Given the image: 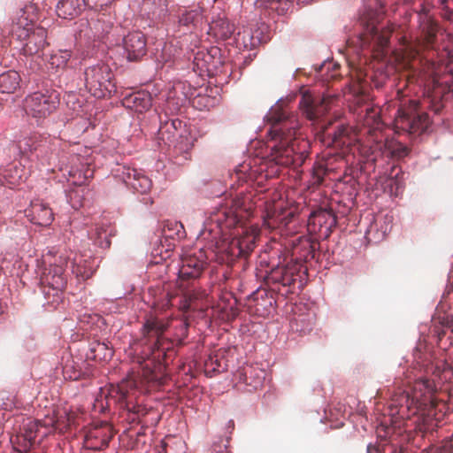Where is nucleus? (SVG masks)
<instances>
[{
    "label": "nucleus",
    "mask_w": 453,
    "mask_h": 453,
    "mask_svg": "<svg viewBox=\"0 0 453 453\" xmlns=\"http://www.w3.org/2000/svg\"><path fill=\"white\" fill-rule=\"evenodd\" d=\"M242 203L240 199L233 200L231 206H224L213 212L200 231V237L210 239V248L215 247L216 252L226 257L227 262L240 257H247L256 246L254 233L240 234L232 232L242 222ZM224 259V257H222Z\"/></svg>",
    "instance_id": "nucleus-1"
},
{
    "label": "nucleus",
    "mask_w": 453,
    "mask_h": 453,
    "mask_svg": "<svg viewBox=\"0 0 453 453\" xmlns=\"http://www.w3.org/2000/svg\"><path fill=\"white\" fill-rule=\"evenodd\" d=\"M266 118L272 124L270 134L276 142L271 148L272 161L283 166H302L308 158L309 152L306 150L300 152L295 150L297 123L280 108L272 109Z\"/></svg>",
    "instance_id": "nucleus-2"
},
{
    "label": "nucleus",
    "mask_w": 453,
    "mask_h": 453,
    "mask_svg": "<svg viewBox=\"0 0 453 453\" xmlns=\"http://www.w3.org/2000/svg\"><path fill=\"white\" fill-rule=\"evenodd\" d=\"M434 7L441 8V15L453 22V0H423L419 4V8L415 10L418 22L417 35L412 42L404 39L403 58L415 59L422 50L434 48L437 36L441 32L440 26L429 14L430 9Z\"/></svg>",
    "instance_id": "nucleus-3"
},
{
    "label": "nucleus",
    "mask_w": 453,
    "mask_h": 453,
    "mask_svg": "<svg viewBox=\"0 0 453 453\" xmlns=\"http://www.w3.org/2000/svg\"><path fill=\"white\" fill-rule=\"evenodd\" d=\"M434 390V382L429 379L419 378L415 380L410 389L400 390L392 395L389 407L395 413L403 415L405 411L414 410L413 413L426 407L427 418L440 420L446 415L449 407L442 401L432 398L431 394Z\"/></svg>",
    "instance_id": "nucleus-4"
},
{
    "label": "nucleus",
    "mask_w": 453,
    "mask_h": 453,
    "mask_svg": "<svg viewBox=\"0 0 453 453\" xmlns=\"http://www.w3.org/2000/svg\"><path fill=\"white\" fill-rule=\"evenodd\" d=\"M382 9V4L377 0H367L358 20L362 32L357 40L362 49L372 47V50H380L388 46L392 30L379 27L383 16Z\"/></svg>",
    "instance_id": "nucleus-5"
},
{
    "label": "nucleus",
    "mask_w": 453,
    "mask_h": 453,
    "mask_svg": "<svg viewBox=\"0 0 453 453\" xmlns=\"http://www.w3.org/2000/svg\"><path fill=\"white\" fill-rule=\"evenodd\" d=\"M325 138L330 139L328 145L334 147H347L352 154H359L365 160L374 162L373 150L369 144L363 143L355 130L349 127L340 125L331 131L327 127H322Z\"/></svg>",
    "instance_id": "nucleus-6"
},
{
    "label": "nucleus",
    "mask_w": 453,
    "mask_h": 453,
    "mask_svg": "<svg viewBox=\"0 0 453 453\" xmlns=\"http://www.w3.org/2000/svg\"><path fill=\"white\" fill-rule=\"evenodd\" d=\"M167 323L156 319H149L142 327L144 344L149 347L156 358L166 360L174 355L173 342L165 337Z\"/></svg>",
    "instance_id": "nucleus-7"
},
{
    "label": "nucleus",
    "mask_w": 453,
    "mask_h": 453,
    "mask_svg": "<svg viewBox=\"0 0 453 453\" xmlns=\"http://www.w3.org/2000/svg\"><path fill=\"white\" fill-rule=\"evenodd\" d=\"M59 104V93L45 88L26 97L25 111L35 119H44L51 114Z\"/></svg>",
    "instance_id": "nucleus-8"
},
{
    "label": "nucleus",
    "mask_w": 453,
    "mask_h": 453,
    "mask_svg": "<svg viewBox=\"0 0 453 453\" xmlns=\"http://www.w3.org/2000/svg\"><path fill=\"white\" fill-rule=\"evenodd\" d=\"M85 86L91 95L96 97H104L111 93L112 73L106 65H96L88 67L84 72Z\"/></svg>",
    "instance_id": "nucleus-9"
},
{
    "label": "nucleus",
    "mask_w": 453,
    "mask_h": 453,
    "mask_svg": "<svg viewBox=\"0 0 453 453\" xmlns=\"http://www.w3.org/2000/svg\"><path fill=\"white\" fill-rule=\"evenodd\" d=\"M302 248L304 250V253L296 258L297 264H288L287 265L281 266L278 265L273 268L268 276L269 280L273 282L280 283L283 286L290 287L293 285L296 281L295 275L299 270L297 265L300 264V262L306 261L310 257L313 258L315 256V249L308 240H305L302 242Z\"/></svg>",
    "instance_id": "nucleus-10"
},
{
    "label": "nucleus",
    "mask_w": 453,
    "mask_h": 453,
    "mask_svg": "<svg viewBox=\"0 0 453 453\" xmlns=\"http://www.w3.org/2000/svg\"><path fill=\"white\" fill-rule=\"evenodd\" d=\"M12 35H17L19 40H26L22 49L25 55L39 54L47 44V32L42 27L31 31L30 28L16 26L12 28Z\"/></svg>",
    "instance_id": "nucleus-11"
},
{
    "label": "nucleus",
    "mask_w": 453,
    "mask_h": 453,
    "mask_svg": "<svg viewBox=\"0 0 453 453\" xmlns=\"http://www.w3.org/2000/svg\"><path fill=\"white\" fill-rule=\"evenodd\" d=\"M68 260L70 257L66 254L61 253L54 262H50V267L43 274L42 282L53 290L63 291L67 282L65 272Z\"/></svg>",
    "instance_id": "nucleus-12"
},
{
    "label": "nucleus",
    "mask_w": 453,
    "mask_h": 453,
    "mask_svg": "<svg viewBox=\"0 0 453 453\" xmlns=\"http://www.w3.org/2000/svg\"><path fill=\"white\" fill-rule=\"evenodd\" d=\"M334 100L332 96H312L311 94L303 95L299 105L306 118L310 120L320 119L329 109Z\"/></svg>",
    "instance_id": "nucleus-13"
},
{
    "label": "nucleus",
    "mask_w": 453,
    "mask_h": 453,
    "mask_svg": "<svg viewBox=\"0 0 453 453\" xmlns=\"http://www.w3.org/2000/svg\"><path fill=\"white\" fill-rule=\"evenodd\" d=\"M113 437L112 427L108 422H100L90 426L84 436L85 447L92 450H103Z\"/></svg>",
    "instance_id": "nucleus-14"
},
{
    "label": "nucleus",
    "mask_w": 453,
    "mask_h": 453,
    "mask_svg": "<svg viewBox=\"0 0 453 453\" xmlns=\"http://www.w3.org/2000/svg\"><path fill=\"white\" fill-rule=\"evenodd\" d=\"M123 48L128 61H140L147 54V39L139 31L128 33L123 39Z\"/></svg>",
    "instance_id": "nucleus-15"
},
{
    "label": "nucleus",
    "mask_w": 453,
    "mask_h": 453,
    "mask_svg": "<svg viewBox=\"0 0 453 453\" xmlns=\"http://www.w3.org/2000/svg\"><path fill=\"white\" fill-rule=\"evenodd\" d=\"M56 429H63L58 418L55 419L54 418H48L43 421L27 418L23 424V428L20 433L35 441L38 435L44 437L51 432L50 430Z\"/></svg>",
    "instance_id": "nucleus-16"
},
{
    "label": "nucleus",
    "mask_w": 453,
    "mask_h": 453,
    "mask_svg": "<svg viewBox=\"0 0 453 453\" xmlns=\"http://www.w3.org/2000/svg\"><path fill=\"white\" fill-rule=\"evenodd\" d=\"M395 124L398 128L410 134H422L428 127L429 118L425 112L416 115L402 113L395 119Z\"/></svg>",
    "instance_id": "nucleus-17"
},
{
    "label": "nucleus",
    "mask_w": 453,
    "mask_h": 453,
    "mask_svg": "<svg viewBox=\"0 0 453 453\" xmlns=\"http://www.w3.org/2000/svg\"><path fill=\"white\" fill-rule=\"evenodd\" d=\"M121 177L128 188L140 194L148 193L152 187L151 180L136 169L124 167Z\"/></svg>",
    "instance_id": "nucleus-18"
},
{
    "label": "nucleus",
    "mask_w": 453,
    "mask_h": 453,
    "mask_svg": "<svg viewBox=\"0 0 453 453\" xmlns=\"http://www.w3.org/2000/svg\"><path fill=\"white\" fill-rule=\"evenodd\" d=\"M25 215L31 223L42 226H50L54 219L52 210L41 201L32 202Z\"/></svg>",
    "instance_id": "nucleus-19"
},
{
    "label": "nucleus",
    "mask_w": 453,
    "mask_h": 453,
    "mask_svg": "<svg viewBox=\"0 0 453 453\" xmlns=\"http://www.w3.org/2000/svg\"><path fill=\"white\" fill-rule=\"evenodd\" d=\"M367 96L364 94L355 96L354 101L357 105V108L355 109V111H357L358 116L363 119L364 126L372 128H379L381 123L380 110L378 108L368 105L363 110L362 104L365 102Z\"/></svg>",
    "instance_id": "nucleus-20"
},
{
    "label": "nucleus",
    "mask_w": 453,
    "mask_h": 453,
    "mask_svg": "<svg viewBox=\"0 0 453 453\" xmlns=\"http://www.w3.org/2000/svg\"><path fill=\"white\" fill-rule=\"evenodd\" d=\"M201 60L203 62V66H200V77L206 76L211 78L214 76L218 67L221 65L220 50L216 46L206 49V52L200 50Z\"/></svg>",
    "instance_id": "nucleus-21"
},
{
    "label": "nucleus",
    "mask_w": 453,
    "mask_h": 453,
    "mask_svg": "<svg viewBox=\"0 0 453 453\" xmlns=\"http://www.w3.org/2000/svg\"><path fill=\"white\" fill-rule=\"evenodd\" d=\"M134 386V382L130 380H123L120 384L117 386H111L108 390V394L106 395L107 398V406H110L111 403H119L121 408L127 409V411H131L129 403L127 402V397L129 395V388Z\"/></svg>",
    "instance_id": "nucleus-22"
},
{
    "label": "nucleus",
    "mask_w": 453,
    "mask_h": 453,
    "mask_svg": "<svg viewBox=\"0 0 453 453\" xmlns=\"http://www.w3.org/2000/svg\"><path fill=\"white\" fill-rule=\"evenodd\" d=\"M85 6H90V0H59L56 12L59 18L72 19L78 16Z\"/></svg>",
    "instance_id": "nucleus-23"
},
{
    "label": "nucleus",
    "mask_w": 453,
    "mask_h": 453,
    "mask_svg": "<svg viewBox=\"0 0 453 453\" xmlns=\"http://www.w3.org/2000/svg\"><path fill=\"white\" fill-rule=\"evenodd\" d=\"M151 96L146 91H136L126 96L122 100V104L137 112H143L151 107Z\"/></svg>",
    "instance_id": "nucleus-24"
},
{
    "label": "nucleus",
    "mask_w": 453,
    "mask_h": 453,
    "mask_svg": "<svg viewBox=\"0 0 453 453\" xmlns=\"http://www.w3.org/2000/svg\"><path fill=\"white\" fill-rule=\"evenodd\" d=\"M434 331L436 334L439 342L442 340V336L446 334V330H449L453 334V313L448 311H436L433 317Z\"/></svg>",
    "instance_id": "nucleus-25"
},
{
    "label": "nucleus",
    "mask_w": 453,
    "mask_h": 453,
    "mask_svg": "<svg viewBox=\"0 0 453 453\" xmlns=\"http://www.w3.org/2000/svg\"><path fill=\"white\" fill-rule=\"evenodd\" d=\"M234 32V26L229 20L219 18L210 24L209 34L219 40H226Z\"/></svg>",
    "instance_id": "nucleus-26"
},
{
    "label": "nucleus",
    "mask_w": 453,
    "mask_h": 453,
    "mask_svg": "<svg viewBox=\"0 0 453 453\" xmlns=\"http://www.w3.org/2000/svg\"><path fill=\"white\" fill-rule=\"evenodd\" d=\"M266 372L259 367L248 365L243 369V382L253 389L261 388L265 380Z\"/></svg>",
    "instance_id": "nucleus-27"
},
{
    "label": "nucleus",
    "mask_w": 453,
    "mask_h": 453,
    "mask_svg": "<svg viewBox=\"0 0 453 453\" xmlns=\"http://www.w3.org/2000/svg\"><path fill=\"white\" fill-rule=\"evenodd\" d=\"M181 122L179 119H173L171 122H165L158 130V139L165 145H174L176 138L179 136L177 128Z\"/></svg>",
    "instance_id": "nucleus-28"
},
{
    "label": "nucleus",
    "mask_w": 453,
    "mask_h": 453,
    "mask_svg": "<svg viewBox=\"0 0 453 453\" xmlns=\"http://www.w3.org/2000/svg\"><path fill=\"white\" fill-rule=\"evenodd\" d=\"M326 158L323 157L322 159L315 162L312 167L311 173V182L312 185H320L324 180V176L330 171H333L334 168L331 166V160L333 158L328 157V155L326 156Z\"/></svg>",
    "instance_id": "nucleus-29"
},
{
    "label": "nucleus",
    "mask_w": 453,
    "mask_h": 453,
    "mask_svg": "<svg viewBox=\"0 0 453 453\" xmlns=\"http://www.w3.org/2000/svg\"><path fill=\"white\" fill-rule=\"evenodd\" d=\"M20 76L18 72L11 70L0 74V92L11 94L19 86Z\"/></svg>",
    "instance_id": "nucleus-30"
},
{
    "label": "nucleus",
    "mask_w": 453,
    "mask_h": 453,
    "mask_svg": "<svg viewBox=\"0 0 453 453\" xmlns=\"http://www.w3.org/2000/svg\"><path fill=\"white\" fill-rule=\"evenodd\" d=\"M22 173L23 169L18 165H8V167L5 168L1 173L4 180V184L9 186L10 188L19 185L23 177Z\"/></svg>",
    "instance_id": "nucleus-31"
},
{
    "label": "nucleus",
    "mask_w": 453,
    "mask_h": 453,
    "mask_svg": "<svg viewBox=\"0 0 453 453\" xmlns=\"http://www.w3.org/2000/svg\"><path fill=\"white\" fill-rule=\"evenodd\" d=\"M180 305L184 313H194V315L190 314L188 317L195 318V313L198 308L197 294L195 291L185 293L180 300Z\"/></svg>",
    "instance_id": "nucleus-32"
},
{
    "label": "nucleus",
    "mask_w": 453,
    "mask_h": 453,
    "mask_svg": "<svg viewBox=\"0 0 453 453\" xmlns=\"http://www.w3.org/2000/svg\"><path fill=\"white\" fill-rule=\"evenodd\" d=\"M164 453H182L184 452V442L176 437L167 436L161 442Z\"/></svg>",
    "instance_id": "nucleus-33"
},
{
    "label": "nucleus",
    "mask_w": 453,
    "mask_h": 453,
    "mask_svg": "<svg viewBox=\"0 0 453 453\" xmlns=\"http://www.w3.org/2000/svg\"><path fill=\"white\" fill-rule=\"evenodd\" d=\"M210 88L211 94H206V96H200V111L202 110L201 106L209 111L219 103L220 88L219 87Z\"/></svg>",
    "instance_id": "nucleus-34"
},
{
    "label": "nucleus",
    "mask_w": 453,
    "mask_h": 453,
    "mask_svg": "<svg viewBox=\"0 0 453 453\" xmlns=\"http://www.w3.org/2000/svg\"><path fill=\"white\" fill-rule=\"evenodd\" d=\"M14 449L19 453H27L33 444L34 441L24 435L22 433L18 434L14 439H11Z\"/></svg>",
    "instance_id": "nucleus-35"
},
{
    "label": "nucleus",
    "mask_w": 453,
    "mask_h": 453,
    "mask_svg": "<svg viewBox=\"0 0 453 453\" xmlns=\"http://www.w3.org/2000/svg\"><path fill=\"white\" fill-rule=\"evenodd\" d=\"M291 5L289 0H265V7L276 12L279 15L286 14Z\"/></svg>",
    "instance_id": "nucleus-36"
},
{
    "label": "nucleus",
    "mask_w": 453,
    "mask_h": 453,
    "mask_svg": "<svg viewBox=\"0 0 453 453\" xmlns=\"http://www.w3.org/2000/svg\"><path fill=\"white\" fill-rule=\"evenodd\" d=\"M71 58V52L68 50H59L52 54L49 60V64L52 68H63L66 65Z\"/></svg>",
    "instance_id": "nucleus-37"
},
{
    "label": "nucleus",
    "mask_w": 453,
    "mask_h": 453,
    "mask_svg": "<svg viewBox=\"0 0 453 453\" xmlns=\"http://www.w3.org/2000/svg\"><path fill=\"white\" fill-rule=\"evenodd\" d=\"M288 216H291V213H288V216L281 217L280 215L275 216L273 213H267V216L264 219V225H265L268 228H277L280 225L287 226L289 223Z\"/></svg>",
    "instance_id": "nucleus-38"
},
{
    "label": "nucleus",
    "mask_w": 453,
    "mask_h": 453,
    "mask_svg": "<svg viewBox=\"0 0 453 453\" xmlns=\"http://www.w3.org/2000/svg\"><path fill=\"white\" fill-rule=\"evenodd\" d=\"M225 370V365L221 364V361L219 360L218 356L210 357L204 362V369L203 372L206 376L211 377L212 372H220Z\"/></svg>",
    "instance_id": "nucleus-39"
},
{
    "label": "nucleus",
    "mask_w": 453,
    "mask_h": 453,
    "mask_svg": "<svg viewBox=\"0 0 453 453\" xmlns=\"http://www.w3.org/2000/svg\"><path fill=\"white\" fill-rule=\"evenodd\" d=\"M197 265H198L197 258L186 257L184 260V265L180 271V273L182 275L188 276L189 278L196 279L198 276V271L196 269Z\"/></svg>",
    "instance_id": "nucleus-40"
},
{
    "label": "nucleus",
    "mask_w": 453,
    "mask_h": 453,
    "mask_svg": "<svg viewBox=\"0 0 453 453\" xmlns=\"http://www.w3.org/2000/svg\"><path fill=\"white\" fill-rule=\"evenodd\" d=\"M182 225L179 222H166L163 227V234L166 238H180L182 235Z\"/></svg>",
    "instance_id": "nucleus-41"
},
{
    "label": "nucleus",
    "mask_w": 453,
    "mask_h": 453,
    "mask_svg": "<svg viewBox=\"0 0 453 453\" xmlns=\"http://www.w3.org/2000/svg\"><path fill=\"white\" fill-rule=\"evenodd\" d=\"M424 451L426 453H453V438H447L440 445L430 446Z\"/></svg>",
    "instance_id": "nucleus-42"
},
{
    "label": "nucleus",
    "mask_w": 453,
    "mask_h": 453,
    "mask_svg": "<svg viewBox=\"0 0 453 453\" xmlns=\"http://www.w3.org/2000/svg\"><path fill=\"white\" fill-rule=\"evenodd\" d=\"M313 222L319 223L321 225L322 223H328V227L334 226L336 222L335 216L332 211H319L315 212L313 215Z\"/></svg>",
    "instance_id": "nucleus-43"
},
{
    "label": "nucleus",
    "mask_w": 453,
    "mask_h": 453,
    "mask_svg": "<svg viewBox=\"0 0 453 453\" xmlns=\"http://www.w3.org/2000/svg\"><path fill=\"white\" fill-rule=\"evenodd\" d=\"M18 147L20 152L23 154L36 150L38 148L37 136L34 135L30 137H25L24 139L19 141Z\"/></svg>",
    "instance_id": "nucleus-44"
},
{
    "label": "nucleus",
    "mask_w": 453,
    "mask_h": 453,
    "mask_svg": "<svg viewBox=\"0 0 453 453\" xmlns=\"http://www.w3.org/2000/svg\"><path fill=\"white\" fill-rule=\"evenodd\" d=\"M84 188H76L69 192L68 198L73 208L79 209L83 206Z\"/></svg>",
    "instance_id": "nucleus-45"
},
{
    "label": "nucleus",
    "mask_w": 453,
    "mask_h": 453,
    "mask_svg": "<svg viewBox=\"0 0 453 453\" xmlns=\"http://www.w3.org/2000/svg\"><path fill=\"white\" fill-rule=\"evenodd\" d=\"M228 440L229 438H219L218 441H213L211 447L210 448V453H231L228 449Z\"/></svg>",
    "instance_id": "nucleus-46"
},
{
    "label": "nucleus",
    "mask_w": 453,
    "mask_h": 453,
    "mask_svg": "<svg viewBox=\"0 0 453 453\" xmlns=\"http://www.w3.org/2000/svg\"><path fill=\"white\" fill-rule=\"evenodd\" d=\"M72 272L76 274L77 277H81L82 279L88 278L89 275L86 273L85 270L77 264L76 257L73 258L71 262Z\"/></svg>",
    "instance_id": "nucleus-47"
},
{
    "label": "nucleus",
    "mask_w": 453,
    "mask_h": 453,
    "mask_svg": "<svg viewBox=\"0 0 453 453\" xmlns=\"http://www.w3.org/2000/svg\"><path fill=\"white\" fill-rule=\"evenodd\" d=\"M424 415H425V418H424L425 431H427V430L433 431L434 426H438V423L441 422L443 419V418L445 417V415H444L440 420H435L434 418H428L426 412ZM430 434H433V432H430Z\"/></svg>",
    "instance_id": "nucleus-48"
},
{
    "label": "nucleus",
    "mask_w": 453,
    "mask_h": 453,
    "mask_svg": "<svg viewBox=\"0 0 453 453\" xmlns=\"http://www.w3.org/2000/svg\"><path fill=\"white\" fill-rule=\"evenodd\" d=\"M209 87H216L213 85V83L210 81L207 82L200 83V96H206V94H211V88Z\"/></svg>",
    "instance_id": "nucleus-49"
},
{
    "label": "nucleus",
    "mask_w": 453,
    "mask_h": 453,
    "mask_svg": "<svg viewBox=\"0 0 453 453\" xmlns=\"http://www.w3.org/2000/svg\"><path fill=\"white\" fill-rule=\"evenodd\" d=\"M203 295H202V292L200 291V302L202 301L203 299ZM212 309L213 307L211 308V311L209 312V308H206V310L203 311V307H202V303H200V310H199V312H200V319H203L204 317H210V316H212Z\"/></svg>",
    "instance_id": "nucleus-50"
},
{
    "label": "nucleus",
    "mask_w": 453,
    "mask_h": 453,
    "mask_svg": "<svg viewBox=\"0 0 453 453\" xmlns=\"http://www.w3.org/2000/svg\"><path fill=\"white\" fill-rule=\"evenodd\" d=\"M113 1L114 0H93V4L96 7L99 6L103 9L111 5Z\"/></svg>",
    "instance_id": "nucleus-51"
},
{
    "label": "nucleus",
    "mask_w": 453,
    "mask_h": 453,
    "mask_svg": "<svg viewBox=\"0 0 453 453\" xmlns=\"http://www.w3.org/2000/svg\"><path fill=\"white\" fill-rule=\"evenodd\" d=\"M196 14H193V13H187V14H184L182 15V17L180 18V22L184 25H188L189 22H192L193 21V19L195 17Z\"/></svg>",
    "instance_id": "nucleus-52"
},
{
    "label": "nucleus",
    "mask_w": 453,
    "mask_h": 453,
    "mask_svg": "<svg viewBox=\"0 0 453 453\" xmlns=\"http://www.w3.org/2000/svg\"><path fill=\"white\" fill-rule=\"evenodd\" d=\"M379 452H380V449L377 446L372 445V444H369L367 446V453H379Z\"/></svg>",
    "instance_id": "nucleus-53"
},
{
    "label": "nucleus",
    "mask_w": 453,
    "mask_h": 453,
    "mask_svg": "<svg viewBox=\"0 0 453 453\" xmlns=\"http://www.w3.org/2000/svg\"><path fill=\"white\" fill-rule=\"evenodd\" d=\"M102 350H107V347L104 343H98L96 349H94L95 352Z\"/></svg>",
    "instance_id": "nucleus-54"
},
{
    "label": "nucleus",
    "mask_w": 453,
    "mask_h": 453,
    "mask_svg": "<svg viewBox=\"0 0 453 453\" xmlns=\"http://www.w3.org/2000/svg\"><path fill=\"white\" fill-rule=\"evenodd\" d=\"M93 177V172L90 170V169H87L86 173H85V179H89V178H92Z\"/></svg>",
    "instance_id": "nucleus-55"
},
{
    "label": "nucleus",
    "mask_w": 453,
    "mask_h": 453,
    "mask_svg": "<svg viewBox=\"0 0 453 453\" xmlns=\"http://www.w3.org/2000/svg\"><path fill=\"white\" fill-rule=\"evenodd\" d=\"M406 151H407V149H406V148H404V149H403V152H397V153H396V152L393 151V152H392V154H393V155H395V156H398V157H401V156L405 155V154H406Z\"/></svg>",
    "instance_id": "nucleus-56"
},
{
    "label": "nucleus",
    "mask_w": 453,
    "mask_h": 453,
    "mask_svg": "<svg viewBox=\"0 0 453 453\" xmlns=\"http://www.w3.org/2000/svg\"><path fill=\"white\" fill-rule=\"evenodd\" d=\"M313 0H298L299 4H307L310 2H312Z\"/></svg>",
    "instance_id": "nucleus-57"
},
{
    "label": "nucleus",
    "mask_w": 453,
    "mask_h": 453,
    "mask_svg": "<svg viewBox=\"0 0 453 453\" xmlns=\"http://www.w3.org/2000/svg\"><path fill=\"white\" fill-rule=\"evenodd\" d=\"M228 427H230V428H232V429L234 428V422H233V420H230V421L228 422Z\"/></svg>",
    "instance_id": "nucleus-58"
},
{
    "label": "nucleus",
    "mask_w": 453,
    "mask_h": 453,
    "mask_svg": "<svg viewBox=\"0 0 453 453\" xmlns=\"http://www.w3.org/2000/svg\"><path fill=\"white\" fill-rule=\"evenodd\" d=\"M448 372H451V371L449 369H444L443 370V373H448Z\"/></svg>",
    "instance_id": "nucleus-59"
},
{
    "label": "nucleus",
    "mask_w": 453,
    "mask_h": 453,
    "mask_svg": "<svg viewBox=\"0 0 453 453\" xmlns=\"http://www.w3.org/2000/svg\"><path fill=\"white\" fill-rule=\"evenodd\" d=\"M3 311H4V308H3L2 304L0 303V314L3 313Z\"/></svg>",
    "instance_id": "nucleus-60"
},
{
    "label": "nucleus",
    "mask_w": 453,
    "mask_h": 453,
    "mask_svg": "<svg viewBox=\"0 0 453 453\" xmlns=\"http://www.w3.org/2000/svg\"><path fill=\"white\" fill-rule=\"evenodd\" d=\"M87 23H88L87 21H83V22H81V26H82V25H87Z\"/></svg>",
    "instance_id": "nucleus-61"
},
{
    "label": "nucleus",
    "mask_w": 453,
    "mask_h": 453,
    "mask_svg": "<svg viewBox=\"0 0 453 453\" xmlns=\"http://www.w3.org/2000/svg\"><path fill=\"white\" fill-rule=\"evenodd\" d=\"M387 229H388V227H386V228L384 229V232H383V234H382L383 236H384L385 233L387 232Z\"/></svg>",
    "instance_id": "nucleus-62"
},
{
    "label": "nucleus",
    "mask_w": 453,
    "mask_h": 453,
    "mask_svg": "<svg viewBox=\"0 0 453 453\" xmlns=\"http://www.w3.org/2000/svg\"><path fill=\"white\" fill-rule=\"evenodd\" d=\"M298 248H295L294 254H296Z\"/></svg>",
    "instance_id": "nucleus-63"
},
{
    "label": "nucleus",
    "mask_w": 453,
    "mask_h": 453,
    "mask_svg": "<svg viewBox=\"0 0 453 453\" xmlns=\"http://www.w3.org/2000/svg\"><path fill=\"white\" fill-rule=\"evenodd\" d=\"M216 0H212V2H215Z\"/></svg>",
    "instance_id": "nucleus-64"
}]
</instances>
